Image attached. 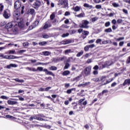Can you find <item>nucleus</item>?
<instances>
[{
	"label": "nucleus",
	"instance_id": "obj_1",
	"mask_svg": "<svg viewBox=\"0 0 130 130\" xmlns=\"http://www.w3.org/2000/svg\"><path fill=\"white\" fill-rule=\"evenodd\" d=\"M89 21L84 20H83L82 23L79 25L80 28H85V29H88L89 28Z\"/></svg>",
	"mask_w": 130,
	"mask_h": 130
},
{
	"label": "nucleus",
	"instance_id": "obj_2",
	"mask_svg": "<svg viewBox=\"0 0 130 130\" xmlns=\"http://www.w3.org/2000/svg\"><path fill=\"white\" fill-rule=\"evenodd\" d=\"M91 70H92V67H91V66H88L86 67L83 71L84 75L86 77H88V76H90V75H91Z\"/></svg>",
	"mask_w": 130,
	"mask_h": 130
},
{
	"label": "nucleus",
	"instance_id": "obj_3",
	"mask_svg": "<svg viewBox=\"0 0 130 130\" xmlns=\"http://www.w3.org/2000/svg\"><path fill=\"white\" fill-rule=\"evenodd\" d=\"M33 8L36 10H38L41 6H42V3H41V1L39 0H36V2L32 5Z\"/></svg>",
	"mask_w": 130,
	"mask_h": 130
},
{
	"label": "nucleus",
	"instance_id": "obj_4",
	"mask_svg": "<svg viewBox=\"0 0 130 130\" xmlns=\"http://www.w3.org/2000/svg\"><path fill=\"white\" fill-rule=\"evenodd\" d=\"M34 119H36L37 120H40L41 121H44V119L39 117V116H38L37 115H35L34 116H32L29 118V120H30V121H33V120H34Z\"/></svg>",
	"mask_w": 130,
	"mask_h": 130
},
{
	"label": "nucleus",
	"instance_id": "obj_5",
	"mask_svg": "<svg viewBox=\"0 0 130 130\" xmlns=\"http://www.w3.org/2000/svg\"><path fill=\"white\" fill-rule=\"evenodd\" d=\"M20 12L18 11V10H16V11H14L13 13V17H14V19L16 20L17 21H18V20H20L19 17H20Z\"/></svg>",
	"mask_w": 130,
	"mask_h": 130
},
{
	"label": "nucleus",
	"instance_id": "obj_6",
	"mask_svg": "<svg viewBox=\"0 0 130 130\" xmlns=\"http://www.w3.org/2000/svg\"><path fill=\"white\" fill-rule=\"evenodd\" d=\"M3 16L5 19H9L11 17V12L9 10H6L4 11Z\"/></svg>",
	"mask_w": 130,
	"mask_h": 130
},
{
	"label": "nucleus",
	"instance_id": "obj_7",
	"mask_svg": "<svg viewBox=\"0 0 130 130\" xmlns=\"http://www.w3.org/2000/svg\"><path fill=\"white\" fill-rule=\"evenodd\" d=\"M58 5H61V6H63L64 8H67L68 6V1L66 0H59Z\"/></svg>",
	"mask_w": 130,
	"mask_h": 130
},
{
	"label": "nucleus",
	"instance_id": "obj_8",
	"mask_svg": "<svg viewBox=\"0 0 130 130\" xmlns=\"http://www.w3.org/2000/svg\"><path fill=\"white\" fill-rule=\"evenodd\" d=\"M113 62H112V61L109 60L105 62L104 65H102V67H100V69H104V68H106L107 67H109V66H111Z\"/></svg>",
	"mask_w": 130,
	"mask_h": 130
},
{
	"label": "nucleus",
	"instance_id": "obj_9",
	"mask_svg": "<svg viewBox=\"0 0 130 130\" xmlns=\"http://www.w3.org/2000/svg\"><path fill=\"white\" fill-rule=\"evenodd\" d=\"M21 2L19 1H17L14 4V9L17 10H19V9L21 8Z\"/></svg>",
	"mask_w": 130,
	"mask_h": 130
},
{
	"label": "nucleus",
	"instance_id": "obj_10",
	"mask_svg": "<svg viewBox=\"0 0 130 130\" xmlns=\"http://www.w3.org/2000/svg\"><path fill=\"white\" fill-rule=\"evenodd\" d=\"M16 22H17L18 24V26L19 28L22 29L24 27V22H23V21H22V19H20L18 20H16Z\"/></svg>",
	"mask_w": 130,
	"mask_h": 130
},
{
	"label": "nucleus",
	"instance_id": "obj_11",
	"mask_svg": "<svg viewBox=\"0 0 130 130\" xmlns=\"http://www.w3.org/2000/svg\"><path fill=\"white\" fill-rule=\"evenodd\" d=\"M28 15H31L32 16H35V10L34 9H29L27 11Z\"/></svg>",
	"mask_w": 130,
	"mask_h": 130
},
{
	"label": "nucleus",
	"instance_id": "obj_12",
	"mask_svg": "<svg viewBox=\"0 0 130 130\" xmlns=\"http://www.w3.org/2000/svg\"><path fill=\"white\" fill-rule=\"evenodd\" d=\"M44 72H45L46 75H49V76H52V77H54V74L52 73L51 71H48V70L46 69H44Z\"/></svg>",
	"mask_w": 130,
	"mask_h": 130
},
{
	"label": "nucleus",
	"instance_id": "obj_13",
	"mask_svg": "<svg viewBox=\"0 0 130 130\" xmlns=\"http://www.w3.org/2000/svg\"><path fill=\"white\" fill-rule=\"evenodd\" d=\"M7 103L9 105H16V104H18V102L8 100Z\"/></svg>",
	"mask_w": 130,
	"mask_h": 130
},
{
	"label": "nucleus",
	"instance_id": "obj_14",
	"mask_svg": "<svg viewBox=\"0 0 130 130\" xmlns=\"http://www.w3.org/2000/svg\"><path fill=\"white\" fill-rule=\"evenodd\" d=\"M81 6H76L75 7H74L72 8L73 10H74V12H80L81 11Z\"/></svg>",
	"mask_w": 130,
	"mask_h": 130
},
{
	"label": "nucleus",
	"instance_id": "obj_15",
	"mask_svg": "<svg viewBox=\"0 0 130 130\" xmlns=\"http://www.w3.org/2000/svg\"><path fill=\"white\" fill-rule=\"evenodd\" d=\"M12 27L13 23L12 22H9L6 24L5 28H6V29H11V28H12Z\"/></svg>",
	"mask_w": 130,
	"mask_h": 130
},
{
	"label": "nucleus",
	"instance_id": "obj_16",
	"mask_svg": "<svg viewBox=\"0 0 130 130\" xmlns=\"http://www.w3.org/2000/svg\"><path fill=\"white\" fill-rule=\"evenodd\" d=\"M25 69L30 72H37V70L35 68L26 67Z\"/></svg>",
	"mask_w": 130,
	"mask_h": 130
},
{
	"label": "nucleus",
	"instance_id": "obj_17",
	"mask_svg": "<svg viewBox=\"0 0 130 130\" xmlns=\"http://www.w3.org/2000/svg\"><path fill=\"white\" fill-rule=\"evenodd\" d=\"M126 85H128V86H129V85H130V79H126L124 81V82L123 83V86H124Z\"/></svg>",
	"mask_w": 130,
	"mask_h": 130
},
{
	"label": "nucleus",
	"instance_id": "obj_18",
	"mask_svg": "<svg viewBox=\"0 0 130 130\" xmlns=\"http://www.w3.org/2000/svg\"><path fill=\"white\" fill-rule=\"evenodd\" d=\"M82 35H85V37H83V39H85V38H86V37L89 35V31L87 30H83L82 31Z\"/></svg>",
	"mask_w": 130,
	"mask_h": 130
},
{
	"label": "nucleus",
	"instance_id": "obj_19",
	"mask_svg": "<svg viewBox=\"0 0 130 130\" xmlns=\"http://www.w3.org/2000/svg\"><path fill=\"white\" fill-rule=\"evenodd\" d=\"M71 72H70V71L66 70L62 73V76H69Z\"/></svg>",
	"mask_w": 130,
	"mask_h": 130
},
{
	"label": "nucleus",
	"instance_id": "obj_20",
	"mask_svg": "<svg viewBox=\"0 0 130 130\" xmlns=\"http://www.w3.org/2000/svg\"><path fill=\"white\" fill-rule=\"evenodd\" d=\"M11 68H17V65L16 64H10L7 66V69H11Z\"/></svg>",
	"mask_w": 130,
	"mask_h": 130
},
{
	"label": "nucleus",
	"instance_id": "obj_21",
	"mask_svg": "<svg viewBox=\"0 0 130 130\" xmlns=\"http://www.w3.org/2000/svg\"><path fill=\"white\" fill-rule=\"evenodd\" d=\"M70 43H71V41L69 40L62 41L61 42V44H63L64 45L70 44Z\"/></svg>",
	"mask_w": 130,
	"mask_h": 130
},
{
	"label": "nucleus",
	"instance_id": "obj_22",
	"mask_svg": "<svg viewBox=\"0 0 130 130\" xmlns=\"http://www.w3.org/2000/svg\"><path fill=\"white\" fill-rule=\"evenodd\" d=\"M50 27H51V25H48V21H47L44 26V29H47V28H50Z\"/></svg>",
	"mask_w": 130,
	"mask_h": 130
},
{
	"label": "nucleus",
	"instance_id": "obj_23",
	"mask_svg": "<svg viewBox=\"0 0 130 130\" xmlns=\"http://www.w3.org/2000/svg\"><path fill=\"white\" fill-rule=\"evenodd\" d=\"M72 91H76V88H73L70 89H68L67 90L66 93H67V94H71V93H72Z\"/></svg>",
	"mask_w": 130,
	"mask_h": 130
},
{
	"label": "nucleus",
	"instance_id": "obj_24",
	"mask_svg": "<svg viewBox=\"0 0 130 130\" xmlns=\"http://www.w3.org/2000/svg\"><path fill=\"white\" fill-rule=\"evenodd\" d=\"M76 17H77L78 18H84V17H85V13L84 12L81 13L76 15Z\"/></svg>",
	"mask_w": 130,
	"mask_h": 130
},
{
	"label": "nucleus",
	"instance_id": "obj_25",
	"mask_svg": "<svg viewBox=\"0 0 130 130\" xmlns=\"http://www.w3.org/2000/svg\"><path fill=\"white\" fill-rule=\"evenodd\" d=\"M83 53H84V51L81 50L80 52L77 53V54L76 55V56L77 57H80V56H82V55H83Z\"/></svg>",
	"mask_w": 130,
	"mask_h": 130
},
{
	"label": "nucleus",
	"instance_id": "obj_26",
	"mask_svg": "<svg viewBox=\"0 0 130 130\" xmlns=\"http://www.w3.org/2000/svg\"><path fill=\"white\" fill-rule=\"evenodd\" d=\"M113 80V78L109 79L108 80L106 81V82L103 84V85H107V84H109V83H111Z\"/></svg>",
	"mask_w": 130,
	"mask_h": 130
},
{
	"label": "nucleus",
	"instance_id": "obj_27",
	"mask_svg": "<svg viewBox=\"0 0 130 130\" xmlns=\"http://www.w3.org/2000/svg\"><path fill=\"white\" fill-rule=\"evenodd\" d=\"M49 69L50 71H56V70H57V68L55 66H51L49 68Z\"/></svg>",
	"mask_w": 130,
	"mask_h": 130
},
{
	"label": "nucleus",
	"instance_id": "obj_28",
	"mask_svg": "<svg viewBox=\"0 0 130 130\" xmlns=\"http://www.w3.org/2000/svg\"><path fill=\"white\" fill-rule=\"evenodd\" d=\"M42 37H43V38H44L45 39H47L49 38V37H50L49 35H47L46 34H43Z\"/></svg>",
	"mask_w": 130,
	"mask_h": 130
},
{
	"label": "nucleus",
	"instance_id": "obj_29",
	"mask_svg": "<svg viewBox=\"0 0 130 130\" xmlns=\"http://www.w3.org/2000/svg\"><path fill=\"white\" fill-rule=\"evenodd\" d=\"M84 7H85V8H88L89 9H92V8H93V6H92V5H89L88 4H84Z\"/></svg>",
	"mask_w": 130,
	"mask_h": 130
},
{
	"label": "nucleus",
	"instance_id": "obj_30",
	"mask_svg": "<svg viewBox=\"0 0 130 130\" xmlns=\"http://www.w3.org/2000/svg\"><path fill=\"white\" fill-rule=\"evenodd\" d=\"M71 52H72V50L71 49L66 50L64 51V53L66 55H67V54H69V53H71Z\"/></svg>",
	"mask_w": 130,
	"mask_h": 130
},
{
	"label": "nucleus",
	"instance_id": "obj_31",
	"mask_svg": "<svg viewBox=\"0 0 130 130\" xmlns=\"http://www.w3.org/2000/svg\"><path fill=\"white\" fill-rule=\"evenodd\" d=\"M69 68H70V63L66 62L65 63V66L63 68V70H68V69H69Z\"/></svg>",
	"mask_w": 130,
	"mask_h": 130
},
{
	"label": "nucleus",
	"instance_id": "obj_32",
	"mask_svg": "<svg viewBox=\"0 0 130 130\" xmlns=\"http://www.w3.org/2000/svg\"><path fill=\"white\" fill-rule=\"evenodd\" d=\"M14 81H16V82H17L18 83H24L23 80H20L18 78H16L14 79Z\"/></svg>",
	"mask_w": 130,
	"mask_h": 130
},
{
	"label": "nucleus",
	"instance_id": "obj_33",
	"mask_svg": "<svg viewBox=\"0 0 130 130\" xmlns=\"http://www.w3.org/2000/svg\"><path fill=\"white\" fill-rule=\"evenodd\" d=\"M105 32L106 33H110V32H112V29L111 28H107L105 30Z\"/></svg>",
	"mask_w": 130,
	"mask_h": 130
},
{
	"label": "nucleus",
	"instance_id": "obj_34",
	"mask_svg": "<svg viewBox=\"0 0 130 130\" xmlns=\"http://www.w3.org/2000/svg\"><path fill=\"white\" fill-rule=\"evenodd\" d=\"M112 6L114 8H118V7H119V4H118V3H112Z\"/></svg>",
	"mask_w": 130,
	"mask_h": 130
},
{
	"label": "nucleus",
	"instance_id": "obj_35",
	"mask_svg": "<svg viewBox=\"0 0 130 130\" xmlns=\"http://www.w3.org/2000/svg\"><path fill=\"white\" fill-rule=\"evenodd\" d=\"M43 54H44V55L48 56L50 54V52L47 51H44L43 52Z\"/></svg>",
	"mask_w": 130,
	"mask_h": 130
},
{
	"label": "nucleus",
	"instance_id": "obj_36",
	"mask_svg": "<svg viewBox=\"0 0 130 130\" xmlns=\"http://www.w3.org/2000/svg\"><path fill=\"white\" fill-rule=\"evenodd\" d=\"M15 58H18V57L14 55L9 56V59H14Z\"/></svg>",
	"mask_w": 130,
	"mask_h": 130
},
{
	"label": "nucleus",
	"instance_id": "obj_37",
	"mask_svg": "<svg viewBox=\"0 0 130 130\" xmlns=\"http://www.w3.org/2000/svg\"><path fill=\"white\" fill-rule=\"evenodd\" d=\"M1 99H4L5 100H8L9 99V96H7L6 95H2L1 96Z\"/></svg>",
	"mask_w": 130,
	"mask_h": 130
},
{
	"label": "nucleus",
	"instance_id": "obj_38",
	"mask_svg": "<svg viewBox=\"0 0 130 130\" xmlns=\"http://www.w3.org/2000/svg\"><path fill=\"white\" fill-rule=\"evenodd\" d=\"M81 77H82V76L79 75V76H77V77L74 78L73 81H79L80 80V79H81Z\"/></svg>",
	"mask_w": 130,
	"mask_h": 130
},
{
	"label": "nucleus",
	"instance_id": "obj_39",
	"mask_svg": "<svg viewBox=\"0 0 130 130\" xmlns=\"http://www.w3.org/2000/svg\"><path fill=\"white\" fill-rule=\"evenodd\" d=\"M37 71H39V72H44V69L42 67H38L37 68Z\"/></svg>",
	"mask_w": 130,
	"mask_h": 130
},
{
	"label": "nucleus",
	"instance_id": "obj_40",
	"mask_svg": "<svg viewBox=\"0 0 130 130\" xmlns=\"http://www.w3.org/2000/svg\"><path fill=\"white\" fill-rule=\"evenodd\" d=\"M54 18H55V15L54 13H52L50 16V20H52Z\"/></svg>",
	"mask_w": 130,
	"mask_h": 130
},
{
	"label": "nucleus",
	"instance_id": "obj_41",
	"mask_svg": "<svg viewBox=\"0 0 130 130\" xmlns=\"http://www.w3.org/2000/svg\"><path fill=\"white\" fill-rule=\"evenodd\" d=\"M4 11V5L2 4H0V13H2Z\"/></svg>",
	"mask_w": 130,
	"mask_h": 130
},
{
	"label": "nucleus",
	"instance_id": "obj_42",
	"mask_svg": "<svg viewBox=\"0 0 130 130\" xmlns=\"http://www.w3.org/2000/svg\"><path fill=\"white\" fill-rule=\"evenodd\" d=\"M59 57L53 58V61H54L55 62H57L58 61H59Z\"/></svg>",
	"mask_w": 130,
	"mask_h": 130
},
{
	"label": "nucleus",
	"instance_id": "obj_43",
	"mask_svg": "<svg viewBox=\"0 0 130 130\" xmlns=\"http://www.w3.org/2000/svg\"><path fill=\"white\" fill-rule=\"evenodd\" d=\"M46 44H47V42H46L45 41L41 42L39 43V45L43 46V45H45Z\"/></svg>",
	"mask_w": 130,
	"mask_h": 130
},
{
	"label": "nucleus",
	"instance_id": "obj_44",
	"mask_svg": "<svg viewBox=\"0 0 130 130\" xmlns=\"http://www.w3.org/2000/svg\"><path fill=\"white\" fill-rule=\"evenodd\" d=\"M95 9H97L98 10H100L102 9V6L101 5H97L95 6Z\"/></svg>",
	"mask_w": 130,
	"mask_h": 130
},
{
	"label": "nucleus",
	"instance_id": "obj_45",
	"mask_svg": "<svg viewBox=\"0 0 130 130\" xmlns=\"http://www.w3.org/2000/svg\"><path fill=\"white\" fill-rule=\"evenodd\" d=\"M92 80L93 81V82H100V79H99V78H93L92 79Z\"/></svg>",
	"mask_w": 130,
	"mask_h": 130
},
{
	"label": "nucleus",
	"instance_id": "obj_46",
	"mask_svg": "<svg viewBox=\"0 0 130 130\" xmlns=\"http://www.w3.org/2000/svg\"><path fill=\"white\" fill-rule=\"evenodd\" d=\"M99 18L97 17H93L92 18H91V21L92 22H96V21H97V20H98Z\"/></svg>",
	"mask_w": 130,
	"mask_h": 130
},
{
	"label": "nucleus",
	"instance_id": "obj_47",
	"mask_svg": "<svg viewBox=\"0 0 130 130\" xmlns=\"http://www.w3.org/2000/svg\"><path fill=\"white\" fill-rule=\"evenodd\" d=\"M69 35H70V34H69V32H67L66 34H63L62 35V37H63V38L68 37V36H69Z\"/></svg>",
	"mask_w": 130,
	"mask_h": 130
},
{
	"label": "nucleus",
	"instance_id": "obj_48",
	"mask_svg": "<svg viewBox=\"0 0 130 130\" xmlns=\"http://www.w3.org/2000/svg\"><path fill=\"white\" fill-rule=\"evenodd\" d=\"M106 79V77L103 76L101 78V82H104Z\"/></svg>",
	"mask_w": 130,
	"mask_h": 130
},
{
	"label": "nucleus",
	"instance_id": "obj_49",
	"mask_svg": "<svg viewBox=\"0 0 130 130\" xmlns=\"http://www.w3.org/2000/svg\"><path fill=\"white\" fill-rule=\"evenodd\" d=\"M25 9V7L22 6L21 9V13L22 15L24 14V10Z\"/></svg>",
	"mask_w": 130,
	"mask_h": 130
},
{
	"label": "nucleus",
	"instance_id": "obj_50",
	"mask_svg": "<svg viewBox=\"0 0 130 130\" xmlns=\"http://www.w3.org/2000/svg\"><path fill=\"white\" fill-rule=\"evenodd\" d=\"M105 27H109L110 26V22H107L105 23Z\"/></svg>",
	"mask_w": 130,
	"mask_h": 130
},
{
	"label": "nucleus",
	"instance_id": "obj_51",
	"mask_svg": "<svg viewBox=\"0 0 130 130\" xmlns=\"http://www.w3.org/2000/svg\"><path fill=\"white\" fill-rule=\"evenodd\" d=\"M99 69V67L98 65H95L93 68V70H94V71H97V70Z\"/></svg>",
	"mask_w": 130,
	"mask_h": 130
},
{
	"label": "nucleus",
	"instance_id": "obj_52",
	"mask_svg": "<svg viewBox=\"0 0 130 130\" xmlns=\"http://www.w3.org/2000/svg\"><path fill=\"white\" fill-rule=\"evenodd\" d=\"M16 97H18V98H19V100H20V101H24V100H25V99H24L23 98L21 97V96H19V95L16 96Z\"/></svg>",
	"mask_w": 130,
	"mask_h": 130
},
{
	"label": "nucleus",
	"instance_id": "obj_53",
	"mask_svg": "<svg viewBox=\"0 0 130 130\" xmlns=\"http://www.w3.org/2000/svg\"><path fill=\"white\" fill-rule=\"evenodd\" d=\"M102 41V40H101V39H99L96 40L95 43H97L98 44V43H101Z\"/></svg>",
	"mask_w": 130,
	"mask_h": 130
},
{
	"label": "nucleus",
	"instance_id": "obj_54",
	"mask_svg": "<svg viewBox=\"0 0 130 130\" xmlns=\"http://www.w3.org/2000/svg\"><path fill=\"white\" fill-rule=\"evenodd\" d=\"M117 22L118 23V24H121V23H122V19H118L117 20Z\"/></svg>",
	"mask_w": 130,
	"mask_h": 130
},
{
	"label": "nucleus",
	"instance_id": "obj_55",
	"mask_svg": "<svg viewBox=\"0 0 130 130\" xmlns=\"http://www.w3.org/2000/svg\"><path fill=\"white\" fill-rule=\"evenodd\" d=\"M124 39V37H120L116 39V41H120L121 40H123Z\"/></svg>",
	"mask_w": 130,
	"mask_h": 130
},
{
	"label": "nucleus",
	"instance_id": "obj_56",
	"mask_svg": "<svg viewBox=\"0 0 130 130\" xmlns=\"http://www.w3.org/2000/svg\"><path fill=\"white\" fill-rule=\"evenodd\" d=\"M89 46L88 45H87L85 47H84V50L85 51H88V50H89Z\"/></svg>",
	"mask_w": 130,
	"mask_h": 130
},
{
	"label": "nucleus",
	"instance_id": "obj_57",
	"mask_svg": "<svg viewBox=\"0 0 130 130\" xmlns=\"http://www.w3.org/2000/svg\"><path fill=\"white\" fill-rule=\"evenodd\" d=\"M6 117H7V118H11V119H13V118H14V117H13L10 115H7L6 116Z\"/></svg>",
	"mask_w": 130,
	"mask_h": 130
},
{
	"label": "nucleus",
	"instance_id": "obj_58",
	"mask_svg": "<svg viewBox=\"0 0 130 130\" xmlns=\"http://www.w3.org/2000/svg\"><path fill=\"white\" fill-rule=\"evenodd\" d=\"M117 85V83L116 82H113V83H112V84L111 85V87H115L116 85Z\"/></svg>",
	"mask_w": 130,
	"mask_h": 130
},
{
	"label": "nucleus",
	"instance_id": "obj_59",
	"mask_svg": "<svg viewBox=\"0 0 130 130\" xmlns=\"http://www.w3.org/2000/svg\"><path fill=\"white\" fill-rule=\"evenodd\" d=\"M88 47L89 48H93L95 47V44H92L89 45H88Z\"/></svg>",
	"mask_w": 130,
	"mask_h": 130
},
{
	"label": "nucleus",
	"instance_id": "obj_60",
	"mask_svg": "<svg viewBox=\"0 0 130 130\" xmlns=\"http://www.w3.org/2000/svg\"><path fill=\"white\" fill-rule=\"evenodd\" d=\"M94 42H95V39L88 41V43L91 44V43H94Z\"/></svg>",
	"mask_w": 130,
	"mask_h": 130
},
{
	"label": "nucleus",
	"instance_id": "obj_61",
	"mask_svg": "<svg viewBox=\"0 0 130 130\" xmlns=\"http://www.w3.org/2000/svg\"><path fill=\"white\" fill-rule=\"evenodd\" d=\"M70 83H65V84H64V87H65V88H69V87H70Z\"/></svg>",
	"mask_w": 130,
	"mask_h": 130
},
{
	"label": "nucleus",
	"instance_id": "obj_62",
	"mask_svg": "<svg viewBox=\"0 0 130 130\" xmlns=\"http://www.w3.org/2000/svg\"><path fill=\"white\" fill-rule=\"evenodd\" d=\"M93 75H94L95 76L96 75H98V71H97V70H94V71H93Z\"/></svg>",
	"mask_w": 130,
	"mask_h": 130
},
{
	"label": "nucleus",
	"instance_id": "obj_63",
	"mask_svg": "<svg viewBox=\"0 0 130 130\" xmlns=\"http://www.w3.org/2000/svg\"><path fill=\"white\" fill-rule=\"evenodd\" d=\"M91 62H92V59H88L86 61V63H91Z\"/></svg>",
	"mask_w": 130,
	"mask_h": 130
},
{
	"label": "nucleus",
	"instance_id": "obj_64",
	"mask_svg": "<svg viewBox=\"0 0 130 130\" xmlns=\"http://www.w3.org/2000/svg\"><path fill=\"white\" fill-rule=\"evenodd\" d=\"M108 41H103L102 42V44H108Z\"/></svg>",
	"mask_w": 130,
	"mask_h": 130
}]
</instances>
